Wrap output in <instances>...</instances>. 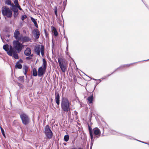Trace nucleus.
Segmentation results:
<instances>
[{"instance_id":"1","label":"nucleus","mask_w":149,"mask_h":149,"mask_svg":"<svg viewBox=\"0 0 149 149\" xmlns=\"http://www.w3.org/2000/svg\"><path fill=\"white\" fill-rule=\"evenodd\" d=\"M71 103L65 97H63L61 103L62 110L64 112H68L70 110Z\"/></svg>"},{"instance_id":"2","label":"nucleus","mask_w":149,"mask_h":149,"mask_svg":"<svg viewBox=\"0 0 149 149\" xmlns=\"http://www.w3.org/2000/svg\"><path fill=\"white\" fill-rule=\"evenodd\" d=\"M43 63L42 66L40 67L38 70V76L41 77L45 74L47 68V64L45 60L42 59Z\"/></svg>"},{"instance_id":"3","label":"nucleus","mask_w":149,"mask_h":149,"mask_svg":"<svg viewBox=\"0 0 149 149\" xmlns=\"http://www.w3.org/2000/svg\"><path fill=\"white\" fill-rule=\"evenodd\" d=\"M13 44L14 48L18 52H20L24 47V45H22L18 40H14L13 42Z\"/></svg>"},{"instance_id":"4","label":"nucleus","mask_w":149,"mask_h":149,"mask_svg":"<svg viewBox=\"0 0 149 149\" xmlns=\"http://www.w3.org/2000/svg\"><path fill=\"white\" fill-rule=\"evenodd\" d=\"M2 13L3 16H6L8 17H10L12 14L11 10L9 8L6 7L3 8Z\"/></svg>"},{"instance_id":"5","label":"nucleus","mask_w":149,"mask_h":149,"mask_svg":"<svg viewBox=\"0 0 149 149\" xmlns=\"http://www.w3.org/2000/svg\"><path fill=\"white\" fill-rule=\"evenodd\" d=\"M45 133L48 138L51 139L52 138L53 133L48 125H46L45 126Z\"/></svg>"},{"instance_id":"6","label":"nucleus","mask_w":149,"mask_h":149,"mask_svg":"<svg viewBox=\"0 0 149 149\" xmlns=\"http://www.w3.org/2000/svg\"><path fill=\"white\" fill-rule=\"evenodd\" d=\"M20 116L24 124L26 125L29 123V119L27 115L23 113L21 114Z\"/></svg>"},{"instance_id":"7","label":"nucleus","mask_w":149,"mask_h":149,"mask_svg":"<svg viewBox=\"0 0 149 149\" xmlns=\"http://www.w3.org/2000/svg\"><path fill=\"white\" fill-rule=\"evenodd\" d=\"M14 37L17 40L16 41H20L22 38V35H20V32L18 29H16L14 33Z\"/></svg>"},{"instance_id":"8","label":"nucleus","mask_w":149,"mask_h":149,"mask_svg":"<svg viewBox=\"0 0 149 149\" xmlns=\"http://www.w3.org/2000/svg\"><path fill=\"white\" fill-rule=\"evenodd\" d=\"M94 134L97 138H99L101 135L100 131L98 128H95L93 130Z\"/></svg>"},{"instance_id":"9","label":"nucleus","mask_w":149,"mask_h":149,"mask_svg":"<svg viewBox=\"0 0 149 149\" xmlns=\"http://www.w3.org/2000/svg\"><path fill=\"white\" fill-rule=\"evenodd\" d=\"M33 34L35 38L38 39L39 37L40 32L37 29H36L33 31Z\"/></svg>"},{"instance_id":"10","label":"nucleus","mask_w":149,"mask_h":149,"mask_svg":"<svg viewBox=\"0 0 149 149\" xmlns=\"http://www.w3.org/2000/svg\"><path fill=\"white\" fill-rule=\"evenodd\" d=\"M55 100L56 103L59 105L60 104V96L58 93H56L55 94Z\"/></svg>"},{"instance_id":"11","label":"nucleus","mask_w":149,"mask_h":149,"mask_svg":"<svg viewBox=\"0 0 149 149\" xmlns=\"http://www.w3.org/2000/svg\"><path fill=\"white\" fill-rule=\"evenodd\" d=\"M40 49L41 46L40 45L37 46L35 47L34 49L35 52L38 55H40Z\"/></svg>"},{"instance_id":"12","label":"nucleus","mask_w":149,"mask_h":149,"mask_svg":"<svg viewBox=\"0 0 149 149\" xmlns=\"http://www.w3.org/2000/svg\"><path fill=\"white\" fill-rule=\"evenodd\" d=\"M31 50L29 48H27L24 52V54L26 56H30L31 54Z\"/></svg>"},{"instance_id":"13","label":"nucleus","mask_w":149,"mask_h":149,"mask_svg":"<svg viewBox=\"0 0 149 149\" xmlns=\"http://www.w3.org/2000/svg\"><path fill=\"white\" fill-rule=\"evenodd\" d=\"M91 130H92V129L89 127V130L90 134V136H91V146H92L93 144V133H92V132Z\"/></svg>"},{"instance_id":"14","label":"nucleus","mask_w":149,"mask_h":149,"mask_svg":"<svg viewBox=\"0 0 149 149\" xmlns=\"http://www.w3.org/2000/svg\"><path fill=\"white\" fill-rule=\"evenodd\" d=\"M61 70L63 72H65L66 69V67L65 63L59 65Z\"/></svg>"},{"instance_id":"15","label":"nucleus","mask_w":149,"mask_h":149,"mask_svg":"<svg viewBox=\"0 0 149 149\" xmlns=\"http://www.w3.org/2000/svg\"><path fill=\"white\" fill-rule=\"evenodd\" d=\"M31 39L27 36H24L22 37V38L21 39V40H22L23 42H28Z\"/></svg>"},{"instance_id":"16","label":"nucleus","mask_w":149,"mask_h":149,"mask_svg":"<svg viewBox=\"0 0 149 149\" xmlns=\"http://www.w3.org/2000/svg\"><path fill=\"white\" fill-rule=\"evenodd\" d=\"M12 55L11 56H12L13 55V57L17 59H19L18 54L16 50L13 52H12Z\"/></svg>"},{"instance_id":"17","label":"nucleus","mask_w":149,"mask_h":149,"mask_svg":"<svg viewBox=\"0 0 149 149\" xmlns=\"http://www.w3.org/2000/svg\"><path fill=\"white\" fill-rule=\"evenodd\" d=\"M58 62L59 65L65 63V60L61 58H60L58 59Z\"/></svg>"},{"instance_id":"18","label":"nucleus","mask_w":149,"mask_h":149,"mask_svg":"<svg viewBox=\"0 0 149 149\" xmlns=\"http://www.w3.org/2000/svg\"><path fill=\"white\" fill-rule=\"evenodd\" d=\"M15 50L13 49L11 45H10L9 47V52H8V55L9 56H11L12 55V52Z\"/></svg>"},{"instance_id":"19","label":"nucleus","mask_w":149,"mask_h":149,"mask_svg":"<svg viewBox=\"0 0 149 149\" xmlns=\"http://www.w3.org/2000/svg\"><path fill=\"white\" fill-rule=\"evenodd\" d=\"M3 49L7 52L8 54V52H9V46L8 45L6 44L4 45L3 46Z\"/></svg>"},{"instance_id":"20","label":"nucleus","mask_w":149,"mask_h":149,"mask_svg":"<svg viewBox=\"0 0 149 149\" xmlns=\"http://www.w3.org/2000/svg\"><path fill=\"white\" fill-rule=\"evenodd\" d=\"M52 30L53 33H54V35L55 36H57L58 35V33L56 31V29L54 27H52Z\"/></svg>"},{"instance_id":"21","label":"nucleus","mask_w":149,"mask_h":149,"mask_svg":"<svg viewBox=\"0 0 149 149\" xmlns=\"http://www.w3.org/2000/svg\"><path fill=\"white\" fill-rule=\"evenodd\" d=\"M29 67L26 65H24L23 68L24 70L23 72L25 75H26L27 72L28 70Z\"/></svg>"},{"instance_id":"22","label":"nucleus","mask_w":149,"mask_h":149,"mask_svg":"<svg viewBox=\"0 0 149 149\" xmlns=\"http://www.w3.org/2000/svg\"><path fill=\"white\" fill-rule=\"evenodd\" d=\"M16 68H17L19 69H21L22 68V65L19 62V61H18L15 65Z\"/></svg>"},{"instance_id":"23","label":"nucleus","mask_w":149,"mask_h":149,"mask_svg":"<svg viewBox=\"0 0 149 149\" xmlns=\"http://www.w3.org/2000/svg\"><path fill=\"white\" fill-rule=\"evenodd\" d=\"M88 101L89 104L92 103L93 102V95L88 97Z\"/></svg>"},{"instance_id":"24","label":"nucleus","mask_w":149,"mask_h":149,"mask_svg":"<svg viewBox=\"0 0 149 149\" xmlns=\"http://www.w3.org/2000/svg\"><path fill=\"white\" fill-rule=\"evenodd\" d=\"M33 75V76H36L37 75V72L36 69L35 68L33 69L32 70Z\"/></svg>"},{"instance_id":"25","label":"nucleus","mask_w":149,"mask_h":149,"mask_svg":"<svg viewBox=\"0 0 149 149\" xmlns=\"http://www.w3.org/2000/svg\"><path fill=\"white\" fill-rule=\"evenodd\" d=\"M12 6V10L14 11V12H18V10L17 6H15L14 5H13Z\"/></svg>"},{"instance_id":"26","label":"nucleus","mask_w":149,"mask_h":149,"mask_svg":"<svg viewBox=\"0 0 149 149\" xmlns=\"http://www.w3.org/2000/svg\"><path fill=\"white\" fill-rule=\"evenodd\" d=\"M44 47H43L42 45H41V49L40 50V52L41 55L42 56H43L44 55Z\"/></svg>"},{"instance_id":"27","label":"nucleus","mask_w":149,"mask_h":149,"mask_svg":"<svg viewBox=\"0 0 149 149\" xmlns=\"http://www.w3.org/2000/svg\"><path fill=\"white\" fill-rule=\"evenodd\" d=\"M69 139V136L68 135H66L65 136L64 138V140L67 142L68 141Z\"/></svg>"},{"instance_id":"28","label":"nucleus","mask_w":149,"mask_h":149,"mask_svg":"<svg viewBox=\"0 0 149 149\" xmlns=\"http://www.w3.org/2000/svg\"><path fill=\"white\" fill-rule=\"evenodd\" d=\"M5 3L8 5H11V1L10 0H6Z\"/></svg>"},{"instance_id":"29","label":"nucleus","mask_w":149,"mask_h":149,"mask_svg":"<svg viewBox=\"0 0 149 149\" xmlns=\"http://www.w3.org/2000/svg\"><path fill=\"white\" fill-rule=\"evenodd\" d=\"M29 57H26V60H29L31 59L32 58V57L33 56V54H32L31 55H30V56H29Z\"/></svg>"},{"instance_id":"30","label":"nucleus","mask_w":149,"mask_h":149,"mask_svg":"<svg viewBox=\"0 0 149 149\" xmlns=\"http://www.w3.org/2000/svg\"><path fill=\"white\" fill-rule=\"evenodd\" d=\"M24 77L23 76H20L18 78V79L19 81L23 82L24 81Z\"/></svg>"},{"instance_id":"31","label":"nucleus","mask_w":149,"mask_h":149,"mask_svg":"<svg viewBox=\"0 0 149 149\" xmlns=\"http://www.w3.org/2000/svg\"><path fill=\"white\" fill-rule=\"evenodd\" d=\"M18 0H15L14 1V3L15 4V6H17L19 4H18Z\"/></svg>"},{"instance_id":"32","label":"nucleus","mask_w":149,"mask_h":149,"mask_svg":"<svg viewBox=\"0 0 149 149\" xmlns=\"http://www.w3.org/2000/svg\"><path fill=\"white\" fill-rule=\"evenodd\" d=\"M27 17V16H26L25 15H23L22 16V20H24Z\"/></svg>"},{"instance_id":"33","label":"nucleus","mask_w":149,"mask_h":149,"mask_svg":"<svg viewBox=\"0 0 149 149\" xmlns=\"http://www.w3.org/2000/svg\"><path fill=\"white\" fill-rule=\"evenodd\" d=\"M18 14V12H14V17H16L17 16Z\"/></svg>"},{"instance_id":"34","label":"nucleus","mask_w":149,"mask_h":149,"mask_svg":"<svg viewBox=\"0 0 149 149\" xmlns=\"http://www.w3.org/2000/svg\"><path fill=\"white\" fill-rule=\"evenodd\" d=\"M31 19L32 21L33 22V23H35L36 22L35 19L32 17H31Z\"/></svg>"},{"instance_id":"35","label":"nucleus","mask_w":149,"mask_h":149,"mask_svg":"<svg viewBox=\"0 0 149 149\" xmlns=\"http://www.w3.org/2000/svg\"><path fill=\"white\" fill-rule=\"evenodd\" d=\"M1 133L3 134V135L4 136H5V134H4V130H3V129L1 127Z\"/></svg>"},{"instance_id":"36","label":"nucleus","mask_w":149,"mask_h":149,"mask_svg":"<svg viewBox=\"0 0 149 149\" xmlns=\"http://www.w3.org/2000/svg\"><path fill=\"white\" fill-rule=\"evenodd\" d=\"M54 12H55V14L57 16V7L56 6H55L54 7Z\"/></svg>"},{"instance_id":"37","label":"nucleus","mask_w":149,"mask_h":149,"mask_svg":"<svg viewBox=\"0 0 149 149\" xmlns=\"http://www.w3.org/2000/svg\"><path fill=\"white\" fill-rule=\"evenodd\" d=\"M111 133L113 134H117V133L114 131H112Z\"/></svg>"},{"instance_id":"38","label":"nucleus","mask_w":149,"mask_h":149,"mask_svg":"<svg viewBox=\"0 0 149 149\" xmlns=\"http://www.w3.org/2000/svg\"><path fill=\"white\" fill-rule=\"evenodd\" d=\"M17 8H18L20 10H22V9L21 8L20 6L19 5H18L17 6Z\"/></svg>"},{"instance_id":"39","label":"nucleus","mask_w":149,"mask_h":149,"mask_svg":"<svg viewBox=\"0 0 149 149\" xmlns=\"http://www.w3.org/2000/svg\"><path fill=\"white\" fill-rule=\"evenodd\" d=\"M34 24L35 25V26L36 28H38V24H37V22H36V23H34Z\"/></svg>"},{"instance_id":"40","label":"nucleus","mask_w":149,"mask_h":149,"mask_svg":"<svg viewBox=\"0 0 149 149\" xmlns=\"http://www.w3.org/2000/svg\"><path fill=\"white\" fill-rule=\"evenodd\" d=\"M67 47H66V50L67 52H68V46L67 42Z\"/></svg>"},{"instance_id":"41","label":"nucleus","mask_w":149,"mask_h":149,"mask_svg":"<svg viewBox=\"0 0 149 149\" xmlns=\"http://www.w3.org/2000/svg\"><path fill=\"white\" fill-rule=\"evenodd\" d=\"M72 149H83L82 148H72Z\"/></svg>"},{"instance_id":"42","label":"nucleus","mask_w":149,"mask_h":149,"mask_svg":"<svg viewBox=\"0 0 149 149\" xmlns=\"http://www.w3.org/2000/svg\"><path fill=\"white\" fill-rule=\"evenodd\" d=\"M19 62H20V63H22L23 62V61L21 59H20V60L19 61Z\"/></svg>"},{"instance_id":"43","label":"nucleus","mask_w":149,"mask_h":149,"mask_svg":"<svg viewBox=\"0 0 149 149\" xmlns=\"http://www.w3.org/2000/svg\"><path fill=\"white\" fill-rule=\"evenodd\" d=\"M141 142H142V143H145V144H147L146 143L144 142H142V141H141Z\"/></svg>"},{"instance_id":"44","label":"nucleus","mask_w":149,"mask_h":149,"mask_svg":"<svg viewBox=\"0 0 149 149\" xmlns=\"http://www.w3.org/2000/svg\"><path fill=\"white\" fill-rule=\"evenodd\" d=\"M125 66H129V65H124Z\"/></svg>"},{"instance_id":"45","label":"nucleus","mask_w":149,"mask_h":149,"mask_svg":"<svg viewBox=\"0 0 149 149\" xmlns=\"http://www.w3.org/2000/svg\"><path fill=\"white\" fill-rule=\"evenodd\" d=\"M98 80L100 81L99 82H100L101 81V80L100 79H99Z\"/></svg>"},{"instance_id":"46","label":"nucleus","mask_w":149,"mask_h":149,"mask_svg":"<svg viewBox=\"0 0 149 149\" xmlns=\"http://www.w3.org/2000/svg\"><path fill=\"white\" fill-rule=\"evenodd\" d=\"M93 80H96V79H94V78H93Z\"/></svg>"},{"instance_id":"47","label":"nucleus","mask_w":149,"mask_h":149,"mask_svg":"<svg viewBox=\"0 0 149 149\" xmlns=\"http://www.w3.org/2000/svg\"><path fill=\"white\" fill-rule=\"evenodd\" d=\"M109 75H108V76H107L108 77V76H109Z\"/></svg>"}]
</instances>
